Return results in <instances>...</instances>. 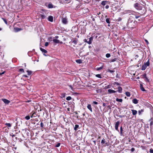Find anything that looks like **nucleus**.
<instances>
[{
	"instance_id": "obj_28",
	"label": "nucleus",
	"mask_w": 153,
	"mask_h": 153,
	"mask_svg": "<svg viewBox=\"0 0 153 153\" xmlns=\"http://www.w3.org/2000/svg\"><path fill=\"white\" fill-rule=\"evenodd\" d=\"M30 116L29 115L25 117V118L26 120H29L30 119Z\"/></svg>"
},
{
	"instance_id": "obj_48",
	"label": "nucleus",
	"mask_w": 153,
	"mask_h": 153,
	"mask_svg": "<svg viewBox=\"0 0 153 153\" xmlns=\"http://www.w3.org/2000/svg\"><path fill=\"white\" fill-rule=\"evenodd\" d=\"M145 80L146 82H149V79H148V78L146 77V78L145 79Z\"/></svg>"
},
{
	"instance_id": "obj_1",
	"label": "nucleus",
	"mask_w": 153,
	"mask_h": 153,
	"mask_svg": "<svg viewBox=\"0 0 153 153\" xmlns=\"http://www.w3.org/2000/svg\"><path fill=\"white\" fill-rule=\"evenodd\" d=\"M134 7L137 10H140L142 9V8H141V7H140V5L137 3L134 4Z\"/></svg>"
},
{
	"instance_id": "obj_19",
	"label": "nucleus",
	"mask_w": 153,
	"mask_h": 153,
	"mask_svg": "<svg viewBox=\"0 0 153 153\" xmlns=\"http://www.w3.org/2000/svg\"><path fill=\"white\" fill-rule=\"evenodd\" d=\"M22 29H13V32L15 33H16L20 31Z\"/></svg>"
},
{
	"instance_id": "obj_2",
	"label": "nucleus",
	"mask_w": 153,
	"mask_h": 153,
	"mask_svg": "<svg viewBox=\"0 0 153 153\" xmlns=\"http://www.w3.org/2000/svg\"><path fill=\"white\" fill-rule=\"evenodd\" d=\"M1 100L6 104H8L10 102V101L6 99H2Z\"/></svg>"
},
{
	"instance_id": "obj_22",
	"label": "nucleus",
	"mask_w": 153,
	"mask_h": 153,
	"mask_svg": "<svg viewBox=\"0 0 153 153\" xmlns=\"http://www.w3.org/2000/svg\"><path fill=\"white\" fill-rule=\"evenodd\" d=\"M107 2H108L107 1H103L101 3V4L102 5L104 6L105 5L106 3Z\"/></svg>"
},
{
	"instance_id": "obj_30",
	"label": "nucleus",
	"mask_w": 153,
	"mask_h": 153,
	"mask_svg": "<svg viewBox=\"0 0 153 153\" xmlns=\"http://www.w3.org/2000/svg\"><path fill=\"white\" fill-rule=\"evenodd\" d=\"M144 64H146V65L147 66H149V60L146 63H145Z\"/></svg>"
},
{
	"instance_id": "obj_37",
	"label": "nucleus",
	"mask_w": 153,
	"mask_h": 153,
	"mask_svg": "<svg viewBox=\"0 0 153 153\" xmlns=\"http://www.w3.org/2000/svg\"><path fill=\"white\" fill-rule=\"evenodd\" d=\"M114 85H120V84L118 83V82H114V84H113Z\"/></svg>"
},
{
	"instance_id": "obj_63",
	"label": "nucleus",
	"mask_w": 153,
	"mask_h": 153,
	"mask_svg": "<svg viewBox=\"0 0 153 153\" xmlns=\"http://www.w3.org/2000/svg\"><path fill=\"white\" fill-rule=\"evenodd\" d=\"M70 88H71V89H72V87L71 85H70Z\"/></svg>"
},
{
	"instance_id": "obj_46",
	"label": "nucleus",
	"mask_w": 153,
	"mask_h": 153,
	"mask_svg": "<svg viewBox=\"0 0 153 153\" xmlns=\"http://www.w3.org/2000/svg\"><path fill=\"white\" fill-rule=\"evenodd\" d=\"M135 150V149L134 148H132L131 149V152H133Z\"/></svg>"
},
{
	"instance_id": "obj_34",
	"label": "nucleus",
	"mask_w": 153,
	"mask_h": 153,
	"mask_svg": "<svg viewBox=\"0 0 153 153\" xmlns=\"http://www.w3.org/2000/svg\"><path fill=\"white\" fill-rule=\"evenodd\" d=\"M111 56L110 54V53H107L106 54L105 56L107 58H109Z\"/></svg>"
},
{
	"instance_id": "obj_12",
	"label": "nucleus",
	"mask_w": 153,
	"mask_h": 153,
	"mask_svg": "<svg viewBox=\"0 0 153 153\" xmlns=\"http://www.w3.org/2000/svg\"><path fill=\"white\" fill-rule=\"evenodd\" d=\"M131 111H132V113L133 115H135L137 114V111L136 110L131 109Z\"/></svg>"
},
{
	"instance_id": "obj_62",
	"label": "nucleus",
	"mask_w": 153,
	"mask_h": 153,
	"mask_svg": "<svg viewBox=\"0 0 153 153\" xmlns=\"http://www.w3.org/2000/svg\"><path fill=\"white\" fill-rule=\"evenodd\" d=\"M93 141L94 143V144H95L96 141Z\"/></svg>"
},
{
	"instance_id": "obj_13",
	"label": "nucleus",
	"mask_w": 153,
	"mask_h": 153,
	"mask_svg": "<svg viewBox=\"0 0 153 153\" xmlns=\"http://www.w3.org/2000/svg\"><path fill=\"white\" fill-rule=\"evenodd\" d=\"M40 49L41 51L43 52H44V53H46L48 52L46 50L42 48H40Z\"/></svg>"
},
{
	"instance_id": "obj_14",
	"label": "nucleus",
	"mask_w": 153,
	"mask_h": 153,
	"mask_svg": "<svg viewBox=\"0 0 153 153\" xmlns=\"http://www.w3.org/2000/svg\"><path fill=\"white\" fill-rule=\"evenodd\" d=\"M87 107L89 109L91 112H92V110L91 107V105L90 104H88Z\"/></svg>"
},
{
	"instance_id": "obj_32",
	"label": "nucleus",
	"mask_w": 153,
	"mask_h": 153,
	"mask_svg": "<svg viewBox=\"0 0 153 153\" xmlns=\"http://www.w3.org/2000/svg\"><path fill=\"white\" fill-rule=\"evenodd\" d=\"M95 76L96 77H98V78H102V77H101V75L100 74H96V75Z\"/></svg>"
},
{
	"instance_id": "obj_41",
	"label": "nucleus",
	"mask_w": 153,
	"mask_h": 153,
	"mask_svg": "<svg viewBox=\"0 0 153 153\" xmlns=\"http://www.w3.org/2000/svg\"><path fill=\"white\" fill-rule=\"evenodd\" d=\"M48 40H49V41L50 42L52 41L53 40L52 39V38L51 37H49L48 38Z\"/></svg>"
},
{
	"instance_id": "obj_3",
	"label": "nucleus",
	"mask_w": 153,
	"mask_h": 153,
	"mask_svg": "<svg viewBox=\"0 0 153 153\" xmlns=\"http://www.w3.org/2000/svg\"><path fill=\"white\" fill-rule=\"evenodd\" d=\"M120 122L119 121H118L116 122L115 124V129L116 130H117L118 131H119L118 129V127L120 124Z\"/></svg>"
},
{
	"instance_id": "obj_31",
	"label": "nucleus",
	"mask_w": 153,
	"mask_h": 153,
	"mask_svg": "<svg viewBox=\"0 0 153 153\" xmlns=\"http://www.w3.org/2000/svg\"><path fill=\"white\" fill-rule=\"evenodd\" d=\"M71 99V97L70 96H68L66 97V99L67 100H70Z\"/></svg>"
},
{
	"instance_id": "obj_29",
	"label": "nucleus",
	"mask_w": 153,
	"mask_h": 153,
	"mask_svg": "<svg viewBox=\"0 0 153 153\" xmlns=\"http://www.w3.org/2000/svg\"><path fill=\"white\" fill-rule=\"evenodd\" d=\"M27 72L28 73V74L29 75H30L32 74V71H30L29 70H27Z\"/></svg>"
},
{
	"instance_id": "obj_49",
	"label": "nucleus",
	"mask_w": 153,
	"mask_h": 153,
	"mask_svg": "<svg viewBox=\"0 0 153 153\" xmlns=\"http://www.w3.org/2000/svg\"><path fill=\"white\" fill-rule=\"evenodd\" d=\"M93 103L95 105H97L98 104V102L96 101H94Z\"/></svg>"
},
{
	"instance_id": "obj_44",
	"label": "nucleus",
	"mask_w": 153,
	"mask_h": 153,
	"mask_svg": "<svg viewBox=\"0 0 153 153\" xmlns=\"http://www.w3.org/2000/svg\"><path fill=\"white\" fill-rule=\"evenodd\" d=\"M40 126H41V127L42 128H43V126H44V125H43V123L42 122H41V123H40Z\"/></svg>"
},
{
	"instance_id": "obj_58",
	"label": "nucleus",
	"mask_w": 153,
	"mask_h": 153,
	"mask_svg": "<svg viewBox=\"0 0 153 153\" xmlns=\"http://www.w3.org/2000/svg\"><path fill=\"white\" fill-rule=\"evenodd\" d=\"M4 22H5L6 23V24H7V21L5 20V19H4Z\"/></svg>"
},
{
	"instance_id": "obj_43",
	"label": "nucleus",
	"mask_w": 153,
	"mask_h": 153,
	"mask_svg": "<svg viewBox=\"0 0 153 153\" xmlns=\"http://www.w3.org/2000/svg\"><path fill=\"white\" fill-rule=\"evenodd\" d=\"M19 71H20V72H24V69H22V68L20 69L19 70Z\"/></svg>"
},
{
	"instance_id": "obj_24",
	"label": "nucleus",
	"mask_w": 153,
	"mask_h": 153,
	"mask_svg": "<svg viewBox=\"0 0 153 153\" xmlns=\"http://www.w3.org/2000/svg\"><path fill=\"white\" fill-rule=\"evenodd\" d=\"M79 126L78 125H76L74 128V130L76 131L77 130V128L79 127Z\"/></svg>"
},
{
	"instance_id": "obj_15",
	"label": "nucleus",
	"mask_w": 153,
	"mask_h": 153,
	"mask_svg": "<svg viewBox=\"0 0 153 153\" xmlns=\"http://www.w3.org/2000/svg\"><path fill=\"white\" fill-rule=\"evenodd\" d=\"M118 90L117 91L120 93H121L122 92V88L121 87L119 86L118 88Z\"/></svg>"
},
{
	"instance_id": "obj_36",
	"label": "nucleus",
	"mask_w": 153,
	"mask_h": 153,
	"mask_svg": "<svg viewBox=\"0 0 153 153\" xmlns=\"http://www.w3.org/2000/svg\"><path fill=\"white\" fill-rule=\"evenodd\" d=\"M144 111V110L143 109H141V110H139L138 111V113H139V114L140 115V114H141V113L142 112H143Z\"/></svg>"
},
{
	"instance_id": "obj_27",
	"label": "nucleus",
	"mask_w": 153,
	"mask_h": 153,
	"mask_svg": "<svg viewBox=\"0 0 153 153\" xmlns=\"http://www.w3.org/2000/svg\"><path fill=\"white\" fill-rule=\"evenodd\" d=\"M48 7L49 8H52L53 7V5L51 4H49L48 5Z\"/></svg>"
},
{
	"instance_id": "obj_53",
	"label": "nucleus",
	"mask_w": 153,
	"mask_h": 153,
	"mask_svg": "<svg viewBox=\"0 0 153 153\" xmlns=\"http://www.w3.org/2000/svg\"><path fill=\"white\" fill-rule=\"evenodd\" d=\"M109 7V6L108 5H107L105 6V8L106 9H108Z\"/></svg>"
},
{
	"instance_id": "obj_25",
	"label": "nucleus",
	"mask_w": 153,
	"mask_h": 153,
	"mask_svg": "<svg viewBox=\"0 0 153 153\" xmlns=\"http://www.w3.org/2000/svg\"><path fill=\"white\" fill-rule=\"evenodd\" d=\"M105 21L108 24H109L110 23L109 18L106 19Z\"/></svg>"
},
{
	"instance_id": "obj_40",
	"label": "nucleus",
	"mask_w": 153,
	"mask_h": 153,
	"mask_svg": "<svg viewBox=\"0 0 153 153\" xmlns=\"http://www.w3.org/2000/svg\"><path fill=\"white\" fill-rule=\"evenodd\" d=\"M105 140L104 139H102V141H101V143H102V144H104V143H105Z\"/></svg>"
},
{
	"instance_id": "obj_55",
	"label": "nucleus",
	"mask_w": 153,
	"mask_h": 153,
	"mask_svg": "<svg viewBox=\"0 0 153 153\" xmlns=\"http://www.w3.org/2000/svg\"><path fill=\"white\" fill-rule=\"evenodd\" d=\"M107 107L109 108V109H111V106L110 105H108V106Z\"/></svg>"
},
{
	"instance_id": "obj_17",
	"label": "nucleus",
	"mask_w": 153,
	"mask_h": 153,
	"mask_svg": "<svg viewBox=\"0 0 153 153\" xmlns=\"http://www.w3.org/2000/svg\"><path fill=\"white\" fill-rule=\"evenodd\" d=\"M76 62L78 64H81L82 63V61L81 59H77L76 61Z\"/></svg>"
},
{
	"instance_id": "obj_8",
	"label": "nucleus",
	"mask_w": 153,
	"mask_h": 153,
	"mask_svg": "<svg viewBox=\"0 0 153 153\" xmlns=\"http://www.w3.org/2000/svg\"><path fill=\"white\" fill-rule=\"evenodd\" d=\"M77 41L78 40L76 38H75L72 40V42L75 45H76L77 43Z\"/></svg>"
},
{
	"instance_id": "obj_54",
	"label": "nucleus",
	"mask_w": 153,
	"mask_h": 153,
	"mask_svg": "<svg viewBox=\"0 0 153 153\" xmlns=\"http://www.w3.org/2000/svg\"><path fill=\"white\" fill-rule=\"evenodd\" d=\"M54 38H55L56 39H58L59 38V36H55Z\"/></svg>"
},
{
	"instance_id": "obj_20",
	"label": "nucleus",
	"mask_w": 153,
	"mask_h": 153,
	"mask_svg": "<svg viewBox=\"0 0 153 153\" xmlns=\"http://www.w3.org/2000/svg\"><path fill=\"white\" fill-rule=\"evenodd\" d=\"M150 126H151L153 125V119L152 118H151L150 120Z\"/></svg>"
},
{
	"instance_id": "obj_7",
	"label": "nucleus",
	"mask_w": 153,
	"mask_h": 153,
	"mask_svg": "<svg viewBox=\"0 0 153 153\" xmlns=\"http://www.w3.org/2000/svg\"><path fill=\"white\" fill-rule=\"evenodd\" d=\"M93 40V37H91L89 39V41L87 42L89 44H91V43L92 41Z\"/></svg>"
},
{
	"instance_id": "obj_10",
	"label": "nucleus",
	"mask_w": 153,
	"mask_h": 153,
	"mask_svg": "<svg viewBox=\"0 0 153 153\" xmlns=\"http://www.w3.org/2000/svg\"><path fill=\"white\" fill-rule=\"evenodd\" d=\"M138 100H137L136 99H134L132 100V102L135 104H137L138 103Z\"/></svg>"
},
{
	"instance_id": "obj_64",
	"label": "nucleus",
	"mask_w": 153,
	"mask_h": 153,
	"mask_svg": "<svg viewBox=\"0 0 153 153\" xmlns=\"http://www.w3.org/2000/svg\"><path fill=\"white\" fill-rule=\"evenodd\" d=\"M114 61H115V60H114V59H113V60H112V62H114Z\"/></svg>"
},
{
	"instance_id": "obj_5",
	"label": "nucleus",
	"mask_w": 153,
	"mask_h": 153,
	"mask_svg": "<svg viewBox=\"0 0 153 153\" xmlns=\"http://www.w3.org/2000/svg\"><path fill=\"white\" fill-rule=\"evenodd\" d=\"M108 93L110 94H111L114 93H115L117 92V91L114 90H113L111 89H109L108 90Z\"/></svg>"
},
{
	"instance_id": "obj_42",
	"label": "nucleus",
	"mask_w": 153,
	"mask_h": 153,
	"mask_svg": "<svg viewBox=\"0 0 153 153\" xmlns=\"http://www.w3.org/2000/svg\"><path fill=\"white\" fill-rule=\"evenodd\" d=\"M60 143H58L56 146L55 147H58L60 146Z\"/></svg>"
},
{
	"instance_id": "obj_60",
	"label": "nucleus",
	"mask_w": 153,
	"mask_h": 153,
	"mask_svg": "<svg viewBox=\"0 0 153 153\" xmlns=\"http://www.w3.org/2000/svg\"><path fill=\"white\" fill-rule=\"evenodd\" d=\"M62 96L63 97H65V94H62Z\"/></svg>"
},
{
	"instance_id": "obj_47",
	"label": "nucleus",
	"mask_w": 153,
	"mask_h": 153,
	"mask_svg": "<svg viewBox=\"0 0 153 153\" xmlns=\"http://www.w3.org/2000/svg\"><path fill=\"white\" fill-rule=\"evenodd\" d=\"M48 44H49V43L48 42H46L45 44V46H46V47L48 45Z\"/></svg>"
},
{
	"instance_id": "obj_59",
	"label": "nucleus",
	"mask_w": 153,
	"mask_h": 153,
	"mask_svg": "<svg viewBox=\"0 0 153 153\" xmlns=\"http://www.w3.org/2000/svg\"><path fill=\"white\" fill-rule=\"evenodd\" d=\"M24 76L25 77H28V76H27V75H24Z\"/></svg>"
},
{
	"instance_id": "obj_45",
	"label": "nucleus",
	"mask_w": 153,
	"mask_h": 153,
	"mask_svg": "<svg viewBox=\"0 0 153 153\" xmlns=\"http://www.w3.org/2000/svg\"><path fill=\"white\" fill-rule=\"evenodd\" d=\"M149 152L150 153H153V149H151L149 150Z\"/></svg>"
},
{
	"instance_id": "obj_61",
	"label": "nucleus",
	"mask_w": 153,
	"mask_h": 153,
	"mask_svg": "<svg viewBox=\"0 0 153 153\" xmlns=\"http://www.w3.org/2000/svg\"><path fill=\"white\" fill-rule=\"evenodd\" d=\"M15 134H13L12 136V137H14L15 136Z\"/></svg>"
},
{
	"instance_id": "obj_33",
	"label": "nucleus",
	"mask_w": 153,
	"mask_h": 153,
	"mask_svg": "<svg viewBox=\"0 0 153 153\" xmlns=\"http://www.w3.org/2000/svg\"><path fill=\"white\" fill-rule=\"evenodd\" d=\"M103 68V66H102L100 67L97 68V71H99L101 69H102Z\"/></svg>"
},
{
	"instance_id": "obj_52",
	"label": "nucleus",
	"mask_w": 153,
	"mask_h": 153,
	"mask_svg": "<svg viewBox=\"0 0 153 153\" xmlns=\"http://www.w3.org/2000/svg\"><path fill=\"white\" fill-rule=\"evenodd\" d=\"M145 41L146 42L147 44H149V42L147 39H145Z\"/></svg>"
},
{
	"instance_id": "obj_6",
	"label": "nucleus",
	"mask_w": 153,
	"mask_h": 153,
	"mask_svg": "<svg viewBox=\"0 0 153 153\" xmlns=\"http://www.w3.org/2000/svg\"><path fill=\"white\" fill-rule=\"evenodd\" d=\"M48 20L51 22H53V16H49L48 18Z\"/></svg>"
},
{
	"instance_id": "obj_11",
	"label": "nucleus",
	"mask_w": 153,
	"mask_h": 153,
	"mask_svg": "<svg viewBox=\"0 0 153 153\" xmlns=\"http://www.w3.org/2000/svg\"><path fill=\"white\" fill-rule=\"evenodd\" d=\"M147 67V66L146 65V64H144V65H143L141 69L143 71L145 70L146 68Z\"/></svg>"
},
{
	"instance_id": "obj_21",
	"label": "nucleus",
	"mask_w": 153,
	"mask_h": 153,
	"mask_svg": "<svg viewBox=\"0 0 153 153\" xmlns=\"http://www.w3.org/2000/svg\"><path fill=\"white\" fill-rule=\"evenodd\" d=\"M126 96L128 97H129L130 96V93L129 92L127 91L126 92Z\"/></svg>"
},
{
	"instance_id": "obj_39",
	"label": "nucleus",
	"mask_w": 153,
	"mask_h": 153,
	"mask_svg": "<svg viewBox=\"0 0 153 153\" xmlns=\"http://www.w3.org/2000/svg\"><path fill=\"white\" fill-rule=\"evenodd\" d=\"M142 76H143V78H145H145H146V77H147L146 74H144Z\"/></svg>"
},
{
	"instance_id": "obj_16",
	"label": "nucleus",
	"mask_w": 153,
	"mask_h": 153,
	"mask_svg": "<svg viewBox=\"0 0 153 153\" xmlns=\"http://www.w3.org/2000/svg\"><path fill=\"white\" fill-rule=\"evenodd\" d=\"M140 89L143 91H145V90L144 88L143 87V85L142 84H140Z\"/></svg>"
},
{
	"instance_id": "obj_50",
	"label": "nucleus",
	"mask_w": 153,
	"mask_h": 153,
	"mask_svg": "<svg viewBox=\"0 0 153 153\" xmlns=\"http://www.w3.org/2000/svg\"><path fill=\"white\" fill-rule=\"evenodd\" d=\"M35 114V113H33L31 115L30 117L31 118H32L33 117H35V116H34V114Z\"/></svg>"
},
{
	"instance_id": "obj_18",
	"label": "nucleus",
	"mask_w": 153,
	"mask_h": 153,
	"mask_svg": "<svg viewBox=\"0 0 153 153\" xmlns=\"http://www.w3.org/2000/svg\"><path fill=\"white\" fill-rule=\"evenodd\" d=\"M40 16L42 19H45L46 17V16L43 14H40Z\"/></svg>"
},
{
	"instance_id": "obj_35",
	"label": "nucleus",
	"mask_w": 153,
	"mask_h": 153,
	"mask_svg": "<svg viewBox=\"0 0 153 153\" xmlns=\"http://www.w3.org/2000/svg\"><path fill=\"white\" fill-rule=\"evenodd\" d=\"M108 71L111 73H112L114 72L115 71L113 70H110V69H108Z\"/></svg>"
},
{
	"instance_id": "obj_57",
	"label": "nucleus",
	"mask_w": 153,
	"mask_h": 153,
	"mask_svg": "<svg viewBox=\"0 0 153 153\" xmlns=\"http://www.w3.org/2000/svg\"><path fill=\"white\" fill-rule=\"evenodd\" d=\"M139 17V16H135V18L136 19H137Z\"/></svg>"
},
{
	"instance_id": "obj_4",
	"label": "nucleus",
	"mask_w": 153,
	"mask_h": 153,
	"mask_svg": "<svg viewBox=\"0 0 153 153\" xmlns=\"http://www.w3.org/2000/svg\"><path fill=\"white\" fill-rule=\"evenodd\" d=\"M53 41L55 44L58 43H60L61 44H62V42H60L59 40L56 39H53Z\"/></svg>"
},
{
	"instance_id": "obj_9",
	"label": "nucleus",
	"mask_w": 153,
	"mask_h": 153,
	"mask_svg": "<svg viewBox=\"0 0 153 153\" xmlns=\"http://www.w3.org/2000/svg\"><path fill=\"white\" fill-rule=\"evenodd\" d=\"M62 22L64 24H66L67 23V19L66 18H63L62 19Z\"/></svg>"
},
{
	"instance_id": "obj_23",
	"label": "nucleus",
	"mask_w": 153,
	"mask_h": 153,
	"mask_svg": "<svg viewBox=\"0 0 153 153\" xmlns=\"http://www.w3.org/2000/svg\"><path fill=\"white\" fill-rule=\"evenodd\" d=\"M116 101L117 102H122L123 101V100L122 99L116 98Z\"/></svg>"
},
{
	"instance_id": "obj_56",
	"label": "nucleus",
	"mask_w": 153,
	"mask_h": 153,
	"mask_svg": "<svg viewBox=\"0 0 153 153\" xmlns=\"http://www.w3.org/2000/svg\"><path fill=\"white\" fill-rule=\"evenodd\" d=\"M102 105L103 107H105L106 105V104L105 103H103Z\"/></svg>"
},
{
	"instance_id": "obj_26",
	"label": "nucleus",
	"mask_w": 153,
	"mask_h": 153,
	"mask_svg": "<svg viewBox=\"0 0 153 153\" xmlns=\"http://www.w3.org/2000/svg\"><path fill=\"white\" fill-rule=\"evenodd\" d=\"M5 125L7 126L8 127H10L11 126V125L10 123H6L5 124Z\"/></svg>"
},
{
	"instance_id": "obj_51",
	"label": "nucleus",
	"mask_w": 153,
	"mask_h": 153,
	"mask_svg": "<svg viewBox=\"0 0 153 153\" xmlns=\"http://www.w3.org/2000/svg\"><path fill=\"white\" fill-rule=\"evenodd\" d=\"M5 73V71H3V72H2V73H0V75H2V74H4Z\"/></svg>"
},
{
	"instance_id": "obj_38",
	"label": "nucleus",
	"mask_w": 153,
	"mask_h": 153,
	"mask_svg": "<svg viewBox=\"0 0 153 153\" xmlns=\"http://www.w3.org/2000/svg\"><path fill=\"white\" fill-rule=\"evenodd\" d=\"M123 131V129H122V126H121L120 127V134L121 135L122 134Z\"/></svg>"
}]
</instances>
